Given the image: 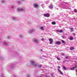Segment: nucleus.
I'll return each instance as SVG.
<instances>
[{
  "label": "nucleus",
  "mask_w": 77,
  "mask_h": 77,
  "mask_svg": "<svg viewBox=\"0 0 77 77\" xmlns=\"http://www.w3.org/2000/svg\"><path fill=\"white\" fill-rule=\"evenodd\" d=\"M62 38H63V39H65V37L64 36H62Z\"/></svg>",
  "instance_id": "473e14b6"
},
{
  "label": "nucleus",
  "mask_w": 77,
  "mask_h": 77,
  "mask_svg": "<svg viewBox=\"0 0 77 77\" xmlns=\"http://www.w3.org/2000/svg\"><path fill=\"white\" fill-rule=\"evenodd\" d=\"M26 77H30V75L29 74H28L26 75Z\"/></svg>",
  "instance_id": "412c9836"
},
{
  "label": "nucleus",
  "mask_w": 77,
  "mask_h": 77,
  "mask_svg": "<svg viewBox=\"0 0 77 77\" xmlns=\"http://www.w3.org/2000/svg\"><path fill=\"white\" fill-rule=\"evenodd\" d=\"M74 12H75V13L77 12V10L76 9H75L74 10Z\"/></svg>",
  "instance_id": "7c9ffc66"
},
{
  "label": "nucleus",
  "mask_w": 77,
  "mask_h": 77,
  "mask_svg": "<svg viewBox=\"0 0 77 77\" xmlns=\"http://www.w3.org/2000/svg\"><path fill=\"white\" fill-rule=\"evenodd\" d=\"M30 63L31 65H32V66H33L34 67H37V66H38V67L39 68H41V66L38 65V66L37 65V63H35L33 61H31Z\"/></svg>",
  "instance_id": "f03ea898"
},
{
  "label": "nucleus",
  "mask_w": 77,
  "mask_h": 77,
  "mask_svg": "<svg viewBox=\"0 0 77 77\" xmlns=\"http://www.w3.org/2000/svg\"><path fill=\"white\" fill-rule=\"evenodd\" d=\"M58 68L60 69V66H58Z\"/></svg>",
  "instance_id": "4c0bfd02"
},
{
  "label": "nucleus",
  "mask_w": 77,
  "mask_h": 77,
  "mask_svg": "<svg viewBox=\"0 0 77 77\" xmlns=\"http://www.w3.org/2000/svg\"><path fill=\"white\" fill-rule=\"evenodd\" d=\"M69 29H70L71 30V32H74V29L72 28H69Z\"/></svg>",
  "instance_id": "dca6fc26"
},
{
  "label": "nucleus",
  "mask_w": 77,
  "mask_h": 77,
  "mask_svg": "<svg viewBox=\"0 0 77 77\" xmlns=\"http://www.w3.org/2000/svg\"><path fill=\"white\" fill-rule=\"evenodd\" d=\"M45 77H49L48 76L46 75Z\"/></svg>",
  "instance_id": "79ce46f5"
},
{
  "label": "nucleus",
  "mask_w": 77,
  "mask_h": 77,
  "mask_svg": "<svg viewBox=\"0 0 77 77\" xmlns=\"http://www.w3.org/2000/svg\"><path fill=\"white\" fill-rule=\"evenodd\" d=\"M49 8L50 9H53V4H51L50 5Z\"/></svg>",
  "instance_id": "f8f14e48"
},
{
  "label": "nucleus",
  "mask_w": 77,
  "mask_h": 77,
  "mask_svg": "<svg viewBox=\"0 0 77 77\" xmlns=\"http://www.w3.org/2000/svg\"><path fill=\"white\" fill-rule=\"evenodd\" d=\"M10 37V36H8L7 37V39H9V38Z\"/></svg>",
  "instance_id": "e433bc0d"
},
{
  "label": "nucleus",
  "mask_w": 77,
  "mask_h": 77,
  "mask_svg": "<svg viewBox=\"0 0 77 77\" xmlns=\"http://www.w3.org/2000/svg\"><path fill=\"white\" fill-rule=\"evenodd\" d=\"M41 29L42 30H44V28L43 27H41Z\"/></svg>",
  "instance_id": "393cba45"
},
{
  "label": "nucleus",
  "mask_w": 77,
  "mask_h": 77,
  "mask_svg": "<svg viewBox=\"0 0 77 77\" xmlns=\"http://www.w3.org/2000/svg\"><path fill=\"white\" fill-rule=\"evenodd\" d=\"M17 53V52H16V53Z\"/></svg>",
  "instance_id": "de8ad7c7"
},
{
  "label": "nucleus",
  "mask_w": 77,
  "mask_h": 77,
  "mask_svg": "<svg viewBox=\"0 0 77 77\" xmlns=\"http://www.w3.org/2000/svg\"><path fill=\"white\" fill-rule=\"evenodd\" d=\"M42 40H44V38H42L41 39Z\"/></svg>",
  "instance_id": "ea45409f"
},
{
  "label": "nucleus",
  "mask_w": 77,
  "mask_h": 77,
  "mask_svg": "<svg viewBox=\"0 0 77 77\" xmlns=\"http://www.w3.org/2000/svg\"><path fill=\"white\" fill-rule=\"evenodd\" d=\"M19 36L20 38H23V35H21V34L19 35Z\"/></svg>",
  "instance_id": "5701e85b"
},
{
  "label": "nucleus",
  "mask_w": 77,
  "mask_h": 77,
  "mask_svg": "<svg viewBox=\"0 0 77 77\" xmlns=\"http://www.w3.org/2000/svg\"><path fill=\"white\" fill-rule=\"evenodd\" d=\"M15 8V6H11V8L12 9H14Z\"/></svg>",
  "instance_id": "2f4dec72"
},
{
  "label": "nucleus",
  "mask_w": 77,
  "mask_h": 77,
  "mask_svg": "<svg viewBox=\"0 0 77 77\" xmlns=\"http://www.w3.org/2000/svg\"><path fill=\"white\" fill-rule=\"evenodd\" d=\"M12 20L14 21H16L17 20V18L15 17H12Z\"/></svg>",
  "instance_id": "ddd939ff"
},
{
  "label": "nucleus",
  "mask_w": 77,
  "mask_h": 77,
  "mask_svg": "<svg viewBox=\"0 0 77 77\" xmlns=\"http://www.w3.org/2000/svg\"><path fill=\"white\" fill-rule=\"evenodd\" d=\"M17 12H24L25 11V8H18L17 9Z\"/></svg>",
  "instance_id": "7ed1b4c3"
},
{
  "label": "nucleus",
  "mask_w": 77,
  "mask_h": 77,
  "mask_svg": "<svg viewBox=\"0 0 77 77\" xmlns=\"http://www.w3.org/2000/svg\"><path fill=\"white\" fill-rule=\"evenodd\" d=\"M33 32H34V29H32L31 30H29L28 32V33H29L30 34H32V33H33Z\"/></svg>",
  "instance_id": "39448f33"
},
{
  "label": "nucleus",
  "mask_w": 77,
  "mask_h": 77,
  "mask_svg": "<svg viewBox=\"0 0 77 77\" xmlns=\"http://www.w3.org/2000/svg\"><path fill=\"white\" fill-rule=\"evenodd\" d=\"M52 24L53 25H54L56 24V22H52Z\"/></svg>",
  "instance_id": "6ab92c4d"
},
{
  "label": "nucleus",
  "mask_w": 77,
  "mask_h": 77,
  "mask_svg": "<svg viewBox=\"0 0 77 77\" xmlns=\"http://www.w3.org/2000/svg\"><path fill=\"white\" fill-rule=\"evenodd\" d=\"M41 51H42V50L41 49Z\"/></svg>",
  "instance_id": "37998d69"
},
{
  "label": "nucleus",
  "mask_w": 77,
  "mask_h": 77,
  "mask_svg": "<svg viewBox=\"0 0 77 77\" xmlns=\"http://www.w3.org/2000/svg\"><path fill=\"white\" fill-rule=\"evenodd\" d=\"M57 9L58 10V8H57Z\"/></svg>",
  "instance_id": "c03bdc74"
},
{
  "label": "nucleus",
  "mask_w": 77,
  "mask_h": 77,
  "mask_svg": "<svg viewBox=\"0 0 77 77\" xmlns=\"http://www.w3.org/2000/svg\"><path fill=\"white\" fill-rule=\"evenodd\" d=\"M72 38H73V37H70V40H71V41H72V40L73 39Z\"/></svg>",
  "instance_id": "4be33fe9"
},
{
  "label": "nucleus",
  "mask_w": 77,
  "mask_h": 77,
  "mask_svg": "<svg viewBox=\"0 0 77 77\" xmlns=\"http://www.w3.org/2000/svg\"><path fill=\"white\" fill-rule=\"evenodd\" d=\"M61 55H62V56H64V55H65V54L63 53L61 54Z\"/></svg>",
  "instance_id": "f704fd0d"
},
{
  "label": "nucleus",
  "mask_w": 77,
  "mask_h": 77,
  "mask_svg": "<svg viewBox=\"0 0 77 77\" xmlns=\"http://www.w3.org/2000/svg\"><path fill=\"white\" fill-rule=\"evenodd\" d=\"M49 2H50V1H48V2H46V4H48Z\"/></svg>",
  "instance_id": "c85d7f7f"
},
{
  "label": "nucleus",
  "mask_w": 77,
  "mask_h": 77,
  "mask_svg": "<svg viewBox=\"0 0 77 77\" xmlns=\"http://www.w3.org/2000/svg\"><path fill=\"white\" fill-rule=\"evenodd\" d=\"M57 60H60V58L59 57H57Z\"/></svg>",
  "instance_id": "bb28decb"
},
{
  "label": "nucleus",
  "mask_w": 77,
  "mask_h": 77,
  "mask_svg": "<svg viewBox=\"0 0 77 77\" xmlns=\"http://www.w3.org/2000/svg\"><path fill=\"white\" fill-rule=\"evenodd\" d=\"M56 31L60 32V33H62L63 32V30L62 29H61L60 31L57 30Z\"/></svg>",
  "instance_id": "4468645a"
},
{
  "label": "nucleus",
  "mask_w": 77,
  "mask_h": 77,
  "mask_svg": "<svg viewBox=\"0 0 77 77\" xmlns=\"http://www.w3.org/2000/svg\"><path fill=\"white\" fill-rule=\"evenodd\" d=\"M1 60H2V59H1Z\"/></svg>",
  "instance_id": "09e8293b"
},
{
  "label": "nucleus",
  "mask_w": 77,
  "mask_h": 77,
  "mask_svg": "<svg viewBox=\"0 0 77 77\" xmlns=\"http://www.w3.org/2000/svg\"><path fill=\"white\" fill-rule=\"evenodd\" d=\"M59 3H60V7L62 8L63 9H68V7H69V5L66 4V3L63 2L62 0H60L58 1Z\"/></svg>",
  "instance_id": "f257e3e1"
},
{
  "label": "nucleus",
  "mask_w": 77,
  "mask_h": 77,
  "mask_svg": "<svg viewBox=\"0 0 77 77\" xmlns=\"http://www.w3.org/2000/svg\"><path fill=\"white\" fill-rule=\"evenodd\" d=\"M42 8H43V7L42 6Z\"/></svg>",
  "instance_id": "49530a36"
},
{
  "label": "nucleus",
  "mask_w": 77,
  "mask_h": 77,
  "mask_svg": "<svg viewBox=\"0 0 77 77\" xmlns=\"http://www.w3.org/2000/svg\"><path fill=\"white\" fill-rule=\"evenodd\" d=\"M17 3L18 4V5H20L21 3V2H20V1H18Z\"/></svg>",
  "instance_id": "c756f323"
},
{
  "label": "nucleus",
  "mask_w": 77,
  "mask_h": 77,
  "mask_svg": "<svg viewBox=\"0 0 77 77\" xmlns=\"http://www.w3.org/2000/svg\"><path fill=\"white\" fill-rule=\"evenodd\" d=\"M33 41L36 44H38L39 42L38 40L37 39L34 38L33 39Z\"/></svg>",
  "instance_id": "20e7f679"
},
{
  "label": "nucleus",
  "mask_w": 77,
  "mask_h": 77,
  "mask_svg": "<svg viewBox=\"0 0 77 77\" xmlns=\"http://www.w3.org/2000/svg\"><path fill=\"white\" fill-rule=\"evenodd\" d=\"M68 56H67L65 58L66 59H68Z\"/></svg>",
  "instance_id": "b1692460"
},
{
  "label": "nucleus",
  "mask_w": 77,
  "mask_h": 77,
  "mask_svg": "<svg viewBox=\"0 0 77 77\" xmlns=\"http://www.w3.org/2000/svg\"><path fill=\"white\" fill-rule=\"evenodd\" d=\"M21 1H22L23 2H24L25 1V0H21Z\"/></svg>",
  "instance_id": "a19ab883"
},
{
  "label": "nucleus",
  "mask_w": 77,
  "mask_h": 77,
  "mask_svg": "<svg viewBox=\"0 0 77 77\" xmlns=\"http://www.w3.org/2000/svg\"><path fill=\"white\" fill-rule=\"evenodd\" d=\"M3 45H4L6 46L7 45H8V43L6 42H5V41H4Z\"/></svg>",
  "instance_id": "2eb2a0df"
},
{
  "label": "nucleus",
  "mask_w": 77,
  "mask_h": 77,
  "mask_svg": "<svg viewBox=\"0 0 77 77\" xmlns=\"http://www.w3.org/2000/svg\"><path fill=\"white\" fill-rule=\"evenodd\" d=\"M41 6H42V5H41Z\"/></svg>",
  "instance_id": "a18cd8bd"
},
{
  "label": "nucleus",
  "mask_w": 77,
  "mask_h": 77,
  "mask_svg": "<svg viewBox=\"0 0 77 77\" xmlns=\"http://www.w3.org/2000/svg\"><path fill=\"white\" fill-rule=\"evenodd\" d=\"M72 35H73L74 36H75V33H73L72 34Z\"/></svg>",
  "instance_id": "c9c22d12"
},
{
  "label": "nucleus",
  "mask_w": 77,
  "mask_h": 77,
  "mask_svg": "<svg viewBox=\"0 0 77 77\" xmlns=\"http://www.w3.org/2000/svg\"><path fill=\"white\" fill-rule=\"evenodd\" d=\"M61 41L63 44H65V42L64 40H61Z\"/></svg>",
  "instance_id": "f3484780"
},
{
  "label": "nucleus",
  "mask_w": 77,
  "mask_h": 77,
  "mask_svg": "<svg viewBox=\"0 0 77 77\" xmlns=\"http://www.w3.org/2000/svg\"><path fill=\"white\" fill-rule=\"evenodd\" d=\"M55 44L57 45H60L61 44V42L60 41H57L55 42Z\"/></svg>",
  "instance_id": "6e6552de"
},
{
  "label": "nucleus",
  "mask_w": 77,
  "mask_h": 77,
  "mask_svg": "<svg viewBox=\"0 0 77 77\" xmlns=\"http://www.w3.org/2000/svg\"><path fill=\"white\" fill-rule=\"evenodd\" d=\"M33 6L34 7V8H38V5H36V4H33Z\"/></svg>",
  "instance_id": "9b49d317"
},
{
  "label": "nucleus",
  "mask_w": 77,
  "mask_h": 77,
  "mask_svg": "<svg viewBox=\"0 0 77 77\" xmlns=\"http://www.w3.org/2000/svg\"><path fill=\"white\" fill-rule=\"evenodd\" d=\"M77 67V66H75V67H72L70 69L71 70H74V69H75V68H76Z\"/></svg>",
  "instance_id": "1a4fd4ad"
},
{
  "label": "nucleus",
  "mask_w": 77,
  "mask_h": 77,
  "mask_svg": "<svg viewBox=\"0 0 77 77\" xmlns=\"http://www.w3.org/2000/svg\"><path fill=\"white\" fill-rule=\"evenodd\" d=\"M70 50H74V47H70Z\"/></svg>",
  "instance_id": "a211bd4d"
},
{
  "label": "nucleus",
  "mask_w": 77,
  "mask_h": 77,
  "mask_svg": "<svg viewBox=\"0 0 77 77\" xmlns=\"http://www.w3.org/2000/svg\"><path fill=\"white\" fill-rule=\"evenodd\" d=\"M13 76L14 77H16V75H13Z\"/></svg>",
  "instance_id": "58836bf2"
},
{
  "label": "nucleus",
  "mask_w": 77,
  "mask_h": 77,
  "mask_svg": "<svg viewBox=\"0 0 77 77\" xmlns=\"http://www.w3.org/2000/svg\"><path fill=\"white\" fill-rule=\"evenodd\" d=\"M4 2H5V0H3L1 1V2L2 3H4Z\"/></svg>",
  "instance_id": "a878e982"
},
{
  "label": "nucleus",
  "mask_w": 77,
  "mask_h": 77,
  "mask_svg": "<svg viewBox=\"0 0 77 77\" xmlns=\"http://www.w3.org/2000/svg\"><path fill=\"white\" fill-rule=\"evenodd\" d=\"M63 69H64V70H66V68L65 66H63Z\"/></svg>",
  "instance_id": "aec40b11"
},
{
  "label": "nucleus",
  "mask_w": 77,
  "mask_h": 77,
  "mask_svg": "<svg viewBox=\"0 0 77 77\" xmlns=\"http://www.w3.org/2000/svg\"><path fill=\"white\" fill-rule=\"evenodd\" d=\"M15 66H14V65H12L11 66V68H14Z\"/></svg>",
  "instance_id": "cd10ccee"
},
{
  "label": "nucleus",
  "mask_w": 77,
  "mask_h": 77,
  "mask_svg": "<svg viewBox=\"0 0 77 77\" xmlns=\"http://www.w3.org/2000/svg\"><path fill=\"white\" fill-rule=\"evenodd\" d=\"M44 16L45 17H50V14H49V13L44 14Z\"/></svg>",
  "instance_id": "423d86ee"
},
{
  "label": "nucleus",
  "mask_w": 77,
  "mask_h": 77,
  "mask_svg": "<svg viewBox=\"0 0 77 77\" xmlns=\"http://www.w3.org/2000/svg\"><path fill=\"white\" fill-rule=\"evenodd\" d=\"M49 41H50V44H51L53 43V39L52 38H49Z\"/></svg>",
  "instance_id": "0eeeda50"
},
{
  "label": "nucleus",
  "mask_w": 77,
  "mask_h": 77,
  "mask_svg": "<svg viewBox=\"0 0 77 77\" xmlns=\"http://www.w3.org/2000/svg\"><path fill=\"white\" fill-rule=\"evenodd\" d=\"M57 70L59 72H60V74H61L62 75H63V73L61 71V70H60L59 69H57Z\"/></svg>",
  "instance_id": "9d476101"
},
{
  "label": "nucleus",
  "mask_w": 77,
  "mask_h": 77,
  "mask_svg": "<svg viewBox=\"0 0 77 77\" xmlns=\"http://www.w3.org/2000/svg\"><path fill=\"white\" fill-rule=\"evenodd\" d=\"M51 75L52 76V77H54V74H51Z\"/></svg>",
  "instance_id": "72a5a7b5"
}]
</instances>
